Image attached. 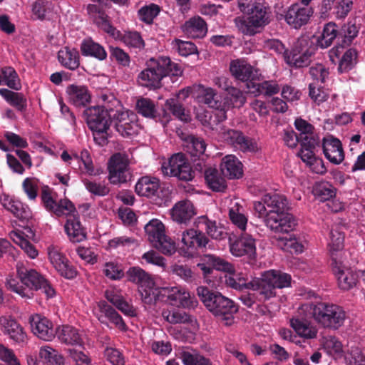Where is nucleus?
Returning <instances> with one entry per match:
<instances>
[{
	"label": "nucleus",
	"mask_w": 365,
	"mask_h": 365,
	"mask_svg": "<svg viewBox=\"0 0 365 365\" xmlns=\"http://www.w3.org/2000/svg\"><path fill=\"white\" fill-rule=\"evenodd\" d=\"M208 124L212 131V136L217 140L242 152H256L258 150L256 141L246 137L241 131L227 128L218 121L208 122Z\"/></svg>",
	"instance_id": "5"
},
{
	"label": "nucleus",
	"mask_w": 365,
	"mask_h": 365,
	"mask_svg": "<svg viewBox=\"0 0 365 365\" xmlns=\"http://www.w3.org/2000/svg\"><path fill=\"white\" fill-rule=\"evenodd\" d=\"M168 63L165 58H150L147 68L138 76V83L146 88L155 89L160 87L161 81L165 78L164 66Z\"/></svg>",
	"instance_id": "9"
},
{
	"label": "nucleus",
	"mask_w": 365,
	"mask_h": 365,
	"mask_svg": "<svg viewBox=\"0 0 365 365\" xmlns=\"http://www.w3.org/2000/svg\"><path fill=\"white\" fill-rule=\"evenodd\" d=\"M230 71L232 75L242 82H252L255 76L254 68L245 61L237 59L231 61Z\"/></svg>",
	"instance_id": "36"
},
{
	"label": "nucleus",
	"mask_w": 365,
	"mask_h": 365,
	"mask_svg": "<svg viewBox=\"0 0 365 365\" xmlns=\"http://www.w3.org/2000/svg\"><path fill=\"white\" fill-rule=\"evenodd\" d=\"M314 195L320 201H328L335 196V188L328 182L317 184L314 188Z\"/></svg>",
	"instance_id": "63"
},
{
	"label": "nucleus",
	"mask_w": 365,
	"mask_h": 365,
	"mask_svg": "<svg viewBox=\"0 0 365 365\" xmlns=\"http://www.w3.org/2000/svg\"><path fill=\"white\" fill-rule=\"evenodd\" d=\"M170 214L174 221L186 224L196 215V211L191 201L184 200L175 204Z\"/></svg>",
	"instance_id": "30"
},
{
	"label": "nucleus",
	"mask_w": 365,
	"mask_h": 365,
	"mask_svg": "<svg viewBox=\"0 0 365 365\" xmlns=\"http://www.w3.org/2000/svg\"><path fill=\"white\" fill-rule=\"evenodd\" d=\"M148 240L153 244L165 234V226L158 219H152L145 225Z\"/></svg>",
	"instance_id": "46"
},
{
	"label": "nucleus",
	"mask_w": 365,
	"mask_h": 365,
	"mask_svg": "<svg viewBox=\"0 0 365 365\" xmlns=\"http://www.w3.org/2000/svg\"><path fill=\"white\" fill-rule=\"evenodd\" d=\"M300 313L312 314L319 324L333 329L341 327L346 318V312L341 307L324 302L304 304L301 306Z\"/></svg>",
	"instance_id": "3"
},
{
	"label": "nucleus",
	"mask_w": 365,
	"mask_h": 365,
	"mask_svg": "<svg viewBox=\"0 0 365 365\" xmlns=\"http://www.w3.org/2000/svg\"><path fill=\"white\" fill-rule=\"evenodd\" d=\"M162 171L165 175L177 177L185 181L193 178L190 163L182 153L173 155L167 163L163 164Z\"/></svg>",
	"instance_id": "12"
},
{
	"label": "nucleus",
	"mask_w": 365,
	"mask_h": 365,
	"mask_svg": "<svg viewBox=\"0 0 365 365\" xmlns=\"http://www.w3.org/2000/svg\"><path fill=\"white\" fill-rule=\"evenodd\" d=\"M187 151L192 156H200L202 155L206 149L207 144L204 139L193 135L188 136L187 138Z\"/></svg>",
	"instance_id": "60"
},
{
	"label": "nucleus",
	"mask_w": 365,
	"mask_h": 365,
	"mask_svg": "<svg viewBox=\"0 0 365 365\" xmlns=\"http://www.w3.org/2000/svg\"><path fill=\"white\" fill-rule=\"evenodd\" d=\"M238 6L246 18L237 17L235 23L238 29L245 35L252 36L269 22V16L266 8L261 4H245L239 1Z\"/></svg>",
	"instance_id": "4"
},
{
	"label": "nucleus",
	"mask_w": 365,
	"mask_h": 365,
	"mask_svg": "<svg viewBox=\"0 0 365 365\" xmlns=\"http://www.w3.org/2000/svg\"><path fill=\"white\" fill-rule=\"evenodd\" d=\"M264 275L274 287L284 288L287 287L291 283V276L287 273H283L276 270H269L264 273Z\"/></svg>",
	"instance_id": "50"
},
{
	"label": "nucleus",
	"mask_w": 365,
	"mask_h": 365,
	"mask_svg": "<svg viewBox=\"0 0 365 365\" xmlns=\"http://www.w3.org/2000/svg\"><path fill=\"white\" fill-rule=\"evenodd\" d=\"M41 200L45 208L58 217L67 216L75 211V207L70 200L64 199L56 202L46 190L42 191Z\"/></svg>",
	"instance_id": "23"
},
{
	"label": "nucleus",
	"mask_w": 365,
	"mask_h": 365,
	"mask_svg": "<svg viewBox=\"0 0 365 365\" xmlns=\"http://www.w3.org/2000/svg\"><path fill=\"white\" fill-rule=\"evenodd\" d=\"M84 116L88 128L91 130H108L113 114L103 106H92L84 110Z\"/></svg>",
	"instance_id": "14"
},
{
	"label": "nucleus",
	"mask_w": 365,
	"mask_h": 365,
	"mask_svg": "<svg viewBox=\"0 0 365 365\" xmlns=\"http://www.w3.org/2000/svg\"><path fill=\"white\" fill-rule=\"evenodd\" d=\"M60 63L70 70H76L80 65L78 51L75 48L64 47L58 53Z\"/></svg>",
	"instance_id": "42"
},
{
	"label": "nucleus",
	"mask_w": 365,
	"mask_h": 365,
	"mask_svg": "<svg viewBox=\"0 0 365 365\" xmlns=\"http://www.w3.org/2000/svg\"><path fill=\"white\" fill-rule=\"evenodd\" d=\"M247 87L249 92L255 96H272L280 90L279 85L273 81H264L262 83L250 82L247 83Z\"/></svg>",
	"instance_id": "39"
},
{
	"label": "nucleus",
	"mask_w": 365,
	"mask_h": 365,
	"mask_svg": "<svg viewBox=\"0 0 365 365\" xmlns=\"http://www.w3.org/2000/svg\"><path fill=\"white\" fill-rule=\"evenodd\" d=\"M332 270L337 279L339 287L349 290L356 284V274L344 264V259L332 262Z\"/></svg>",
	"instance_id": "21"
},
{
	"label": "nucleus",
	"mask_w": 365,
	"mask_h": 365,
	"mask_svg": "<svg viewBox=\"0 0 365 365\" xmlns=\"http://www.w3.org/2000/svg\"><path fill=\"white\" fill-rule=\"evenodd\" d=\"M259 217L264 219L266 225L275 232H289L296 225L293 216L287 212V199L278 193L265 194L261 201L254 203Z\"/></svg>",
	"instance_id": "1"
},
{
	"label": "nucleus",
	"mask_w": 365,
	"mask_h": 365,
	"mask_svg": "<svg viewBox=\"0 0 365 365\" xmlns=\"http://www.w3.org/2000/svg\"><path fill=\"white\" fill-rule=\"evenodd\" d=\"M324 348L327 353L335 359L344 356V349L341 342L335 336H329L325 338Z\"/></svg>",
	"instance_id": "51"
},
{
	"label": "nucleus",
	"mask_w": 365,
	"mask_h": 365,
	"mask_svg": "<svg viewBox=\"0 0 365 365\" xmlns=\"http://www.w3.org/2000/svg\"><path fill=\"white\" fill-rule=\"evenodd\" d=\"M151 295L152 304L163 300L165 297L170 304L183 308L193 309L198 304L197 299L191 297L189 292L180 287H158Z\"/></svg>",
	"instance_id": "6"
},
{
	"label": "nucleus",
	"mask_w": 365,
	"mask_h": 365,
	"mask_svg": "<svg viewBox=\"0 0 365 365\" xmlns=\"http://www.w3.org/2000/svg\"><path fill=\"white\" fill-rule=\"evenodd\" d=\"M81 51L83 56L94 57L100 61H103L107 57V53L104 48L91 38H86L82 41Z\"/></svg>",
	"instance_id": "43"
},
{
	"label": "nucleus",
	"mask_w": 365,
	"mask_h": 365,
	"mask_svg": "<svg viewBox=\"0 0 365 365\" xmlns=\"http://www.w3.org/2000/svg\"><path fill=\"white\" fill-rule=\"evenodd\" d=\"M314 14L312 7L292 4L285 13L286 22L294 29H299L306 25Z\"/></svg>",
	"instance_id": "19"
},
{
	"label": "nucleus",
	"mask_w": 365,
	"mask_h": 365,
	"mask_svg": "<svg viewBox=\"0 0 365 365\" xmlns=\"http://www.w3.org/2000/svg\"><path fill=\"white\" fill-rule=\"evenodd\" d=\"M344 235L341 227L339 226L333 227L331 229L329 235V241L328 246L332 262L345 259L346 256L344 250Z\"/></svg>",
	"instance_id": "25"
},
{
	"label": "nucleus",
	"mask_w": 365,
	"mask_h": 365,
	"mask_svg": "<svg viewBox=\"0 0 365 365\" xmlns=\"http://www.w3.org/2000/svg\"><path fill=\"white\" fill-rule=\"evenodd\" d=\"M135 188L139 196L152 197L158 194L160 182L156 178L143 176L138 180Z\"/></svg>",
	"instance_id": "38"
},
{
	"label": "nucleus",
	"mask_w": 365,
	"mask_h": 365,
	"mask_svg": "<svg viewBox=\"0 0 365 365\" xmlns=\"http://www.w3.org/2000/svg\"><path fill=\"white\" fill-rule=\"evenodd\" d=\"M16 269L21 283L24 285V288L29 289L32 294L33 290H41L47 298H52L55 296L56 292L52 286L43 276L35 269H28L19 263L17 264Z\"/></svg>",
	"instance_id": "7"
},
{
	"label": "nucleus",
	"mask_w": 365,
	"mask_h": 365,
	"mask_svg": "<svg viewBox=\"0 0 365 365\" xmlns=\"http://www.w3.org/2000/svg\"><path fill=\"white\" fill-rule=\"evenodd\" d=\"M316 46L307 36H302L295 42L292 51L284 56L287 64L294 67H304L309 64Z\"/></svg>",
	"instance_id": "8"
},
{
	"label": "nucleus",
	"mask_w": 365,
	"mask_h": 365,
	"mask_svg": "<svg viewBox=\"0 0 365 365\" xmlns=\"http://www.w3.org/2000/svg\"><path fill=\"white\" fill-rule=\"evenodd\" d=\"M257 292L259 301L264 302L274 297L276 294L275 288L268 280L264 274L261 279H255L250 282V288Z\"/></svg>",
	"instance_id": "34"
},
{
	"label": "nucleus",
	"mask_w": 365,
	"mask_h": 365,
	"mask_svg": "<svg viewBox=\"0 0 365 365\" xmlns=\"http://www.w3.org/2000/svg\"><path fill=\"white\" fill-rule=\"evenodd\" d=\"M47 255L50 263L62 277L69 279L76 277L77 271L70 264L68 258L58 247L54 245L48 246Z\"/></svg>",
	"instance_id": "15"
},
{
	"label": "nucleus",
	"mask_w": 365,
	"mask_h": 365,
	"mask_svg": "<svg viewBox=\"0 0 365 365\" xmlns=\"http://www.w3.org/2000/svg\"><path fill=\"white\" fill-rule=\"evenodd\" d=\"M309 96L317 105L326 101L329 98L327 91L319 85V83L316 82L309 83Z\"/></svg>",
	"instance_id": "61"
},
{
	"label": "nucleus",
	"mask_w": 365,
	"mask_h": 365,
	"mask_svg": "<svg viewBox=\"0 0 365 365\" xmlns=\"http://www.w3.org/2000/svg\"><path fill=\"white\" fill-rule=\"evenodd\" d=\"M75 210L66 217H68L64 225L65 232L69 240L73 243L81 242L86 237L84 228L82 227L79 217L76 215Z\"/></svg>",
	"instance_id": "29"
},
{
	"label": "nucleus",
	"mask_w": 365,
	"mask_h": 365,
	"mask_svg": "<svg viewBox=\"0 0 365 365\" xmlns=\"http://www.w3.org/2000/svg\"><path fill=\"white\" fill-rule=\"evenodd\" d=\"M29 322L33 333L44 341H51L55 336L52 322L43 316L34 314L30 317Z\"/></svg>",
	"instance_id": "24"
},
{
	"label": "nucleus",
	"mask_w": 365,
	"mask_h": 365,
	"mask_svg": "<svg viewBox=\"0 0 365 365\" xmlns=\"http://www.w3.org/2000/svg\"><path fill=\"white\" fill-rule=\"evenodd\" d=\"M31 11L34 18L43 20L52 11V4L46 0H36L32 6Z\"/></svg>",
	"instance_id": "55"
},
{
	"label": "nucleus",
	"mask_w": 365,
	"mask_h": 365,
	"mask_svg": "<svg viewBox=\"0 0 365 365\" xmlns=\"http://www.w3.org/2000/svg\"><path fill=\"white\" fill-rule=\"evenodd\" d=\"M1 202L6 210L20 220H28L31 217L29 207L16 199L4 196L1 198Z\"/></svg>",
	"instance_id": "37"
},
{
	"label": "nucleus",
	"mask_w": 365,
	"mask_h": 365,
	"mask_svg": "<svg viewBox=\"0 0 365 365\" xmlns=\"http://www.w3.org/2000/svg\"><path fill=\"white\" fill-rule=\"evenodd\" d=\"M220 170L225 176L230 179H238L243 174L242 163L233 155H227L222 159Z\"/></svg>",
	"instance_id": "35"
},
{
	"label": "nucleus",
	"mask_w": 365,
	"mask_h": 365,
	"mask_svg": "<svg viewBox=\"0 0 365 365\" xmlns=\"http://www.w3.org/2000/svg\"><path fill=\"white\" fill-rule=\"evenodd\" d=\"M163 317L170 324H182L191 322L190 317L183 311L172 309H163Z\"/></svg>",
	"instance_id": "54"
},
{
	"label": "nucleus",
	"mask_w": 365,
	"mask_h": 365,
	"mask_svg": "<svg viewBox=\"0 0 365 365\" xmlns=\"http://www.w3.org/2000/svg\"><path fill=\"white\" fill-rule=\"evenodd\" d=\"M349 365H365V349L357 346H352L345 356Z\"/></svg>",
	"instance_id": "62"
},
{
	"label": "nucleus",
	"mask_w": 365,
	"mask_h": 365,
	"mask_svg": "<svg viewBox=\"0 0 365 365\" xmlns=\"http://www.w3.org/2000/svg\"><path fill=\"white\" fill-rule=\"evenodd\" d=\"M0 95L12 106L22 111L26 107V99L21 93H16L6 88H0Z\"/></svg>",
	"instance_id": "48"
},
{
	"label": "nucleus",
	"mask_w": 365,
	"mask_h": 365,
	"mask_svg": "<svg viewBox=\"0 0 365 365\" xmlns=\"http://www.w3.org/2000/svg\"><path fill=\"white\" fill-rule=\"evenodd\" d=\"M301 307L297 314L290 319V326L296 334L305 339H312L317 337V329L307 319L312 317V314L300 313Z\"/></svg>",
	"instance_id": "17"
},
{
	"label": "nucleus",
	"mask_w": 365,
	"mask_h": 365,
	"mask_svg": "<svg viewBox=\"0 0 365 365\" xmlns=\"http://www.w3.org/2000/svg\"><path fill=\"white\" fill-rule=\"evenodd\" d=\"M180 29L188 38H202L207 33V26L205 20L199 16H193L181 25Z\"/></svg>",
	"instance_id": "28"
},
{
	"label": "nucleus",
	"mask_w": 365,
	"mask_h": 365,
	"mask_svg": "<svg viewBox=\"0 0 365 365\" xmlns=\"http://www.w3.org/2000/svg\"><path fill=\"white\" fill-rule=\"evenodd\" d=\"M197 294L205 307L223 324L231 326L234 324V315L238 308L232 300L205 286L197 287Z\"/></svg>",
	"instance_id": "2"
},
{
	"label": "nucleus",
	"mask_w": 365,
	"mask_h": 365,
	"mask_svg": "<svg viewBox=\"0 0 365 365\" xmlns=\"http://www.w3.org/2000/svg\"><path fill=\"white\" fill-rule=\"evenodd\" d=\"M359 29L355 24L348 22L344 24L340 31V44L341 46H349L353 39L357 36Z\"/></svg>",
	"instance_id": "59"
},
{
	"label": "nucleus",
	"mask_w": 365,
	"mask_h": 365,
	"mask_svg": "<svg viewBox=\"0 0 365 365\" xmlns=\"http://www.w3.org/2000/svg\"><path fill=\"white\" fill-rule=\"evenodd\" d=\"M277 241V246L282 250L295 253H301L304 251V244L294 236L279 237Z\"/></svg>",
	"instance_id": "52"
},
{
	"label": "nucleus",
	"mask_w": 365,
	"mask_h": 365,
	"mask_svg": "<svg viewBox=\"0 0 365 365\" xmlns=\"http://www.w3.org/2000/svg\"><path fill=\"white\" fill-rule=\"evenodd\" d=\"M336 38L339 40L341 39L338 26L334 22H329L324 25L317 44L322 48H327L333 43Z\"/></svg>",
	"instance_id": "41"
},
{
	"label": "nucleus",
	"mask_w": 365,
	"mask_h": 365,
	"mask_svg": "<svg viewBox=\"0 0 365 365\" xmlns=\"http://www.w3.org/2000/svg\"><path fill=\"white\" fill-rule=\"evenodd\" d=\"M179 358L184 365H212L210 359L194 349L182 350L179 354Z\"/></svg>",
	"instance_id": "45"
},
{
	"label": "nucleus",
	"mask_w": 365,
	"mask_h": 365,
	"mask_svg": "<svg viewBox=\"0 0 365 365\" xmlns=\"http://www.w3.org/2000/svg\"><path fill=\"white\" fill-rule=\"evenodd\" d=\"M105 297L108 301L113 304L122 313L128 317L136 315V311L133 305L126 302L123 297L114 290H107Z\"/></svg>",
	"instance_id": "40"
},
{
	"label": "nucleus",
	"mask_w": 365,
	"mask_h": 365,
	"mask_svg": "<svg viewBox=\"0 0 365 365\" xmlns=\"http://www.w3.org/2000/svg\"><path fill=\"white\" fill-rule=\"evenodd\" d=\"M58 337L61 342L68 345H81L82 338L77 329L66 325L58 330Z\"/></svg>",
	"instance_id": "44"
},
{
	"label": "nucleus",
	"mask_w": 365,
	"mask_h": 365,
	"mask_svg": "<svg viewBox=\"0 0 365 365\" xmlns=\"http://www.w3.org/2000/svg\"><path fill=\"white\" fill-rule=\"evenodd\" d=\"M11 237L16 244L19 245L28 257L31 259H34L38 256V252L36 249L35 246L20 234L16 232H12L11 233Z\"/></svg>",
	"instance_id": "56"
},
{
	"label": "nucleus",
	"mask_w": 365,
	"mask_h": 365,
	"mask_svg": "<svg viewBox=\"0 0 365 365\" xmlns=\"http://www.w3.org/2000/svg\"><path fill=\"white\" fill-rule=\"evenodd\" d=\"M228 215L231 222L240 231L246 230L248 219L245 214V209L238 200H230Z\"/></svg>",
	"instance_id": "33"
},
{
	"label": "nucleus",
	"mask_w": 365,
	"mask_h": 365,
	"mask_svg": "<svg viewBox=\"0 0 365 365\" xmlns=\"http://www.w3.org/2000/svg\"><path fill=\"white\" fill-rule=\"evenodd\" d=\"M230 251L235 257L246 255L249 258H254L256 255L255 240L245 231L242 232L237 239L234 242H230Z\"/></svg>",
	"instance_id": "18"
},
{
	"label": "nucleus",
	"mask_w": 365,
	"mask_h": 365,
	"mask_svg": "<svg viewBox=\"0 0 365 365\" xmlns=\"http://www.w3.org/2000/svg\"><path fill=\"white\" fill-rule=\"evenodd\" d=\"M197 98L200 102L215 110L214 114L210 115V122H222L227 118L226 110L230 108V104L220 101L219 96L213 88L201 86Z\"/></svg>",
	"instance_id": "11"
},
{
	"label": "nucleus",
	"mask_w": 365,
	"mask_h": 365,
	"mask_svg": "<svg viewBox=\"0 0 365 365\" xmlns=\"http://www.w3.org/2000/svg\"><path fill=\"white\" fill-rule=\"evenodd\" d=\"M98 309L96 315L101 323L107 324V320H108L120 331L125 332L128 330V327L122 317L106 302H99Z\"/></svg>",
	"instance_id": "22"
},
{
	"label": "nucleus",
	"mask_w": 365,
	"mask_h": 365,
	"mask_svg": "<svg viewBox=\"0 0 365 365\" xmlns=\"http://www.w3.org/2000/svg\"><path fill=\"white\" fill-rule=\"evenodd\" d=\"M0 326L3 333L14 343L23 346L27 342V334L24 328L11 316H1Z\"/></svg>",
	"instance_id": "20"
},
{
	"label": "nucleus",
	"mask_w": 365,
	"mask_h": 365,
	"mask_svg": "<svg viewBox=\"0 0 365 365\" xmlns=\"http://www.w3.org/2000/svg\"><path fill=\"white\" fill-rule=\"evenodd\" d=\"M127 275L130 282L139 285L143 301L147 304H152L151 294L154 293L158 287H155L150 275L139 267H130Z\"/></svg>",
	"instance_id": "13"
},
{
	"label": "nucleus",
	"mask_w": 365,
	"mask_h": 365,
	"mask_svg": "<svg viewBox=\"0 0 365 365\" xmlns=\"http://www.w3.org/2000/svg\"><path fill=\"white\" fill-rule=\"evenodd\" d=\"M112 118L117 132L122 136L129 137L137 133L136 115L133 112L120 108L113 114Z\"/></svg>",
	"instance_id": "16"
},
{
	"label": "nucleus",
	"mask_w": 365,
	"mask_h": 365,
	"mask_svg": "<svg viewBox=\"0 0 365 365\" xmlns=\"http://www.w3.org/2000/svg\"><path fill=\"white\" fill-rule=\"evenodd\" d=\"M87 12L95 23L105 32L114 38L120 36V31L113 27L108 20V16L100 10L99 6L96 4H88Z\"/></svg>",
	"instance_id": "27"
},
{
	"label": "nucleus",
	"mask_w": 365,
	"mask_h": 365,
	"mask_svg": "<svg viewBox=\"0 0 365 365\" xmlns=\"http://www.w3.org/2000/svg\"><path fill=\"white\" fill-rule=\"evenodd\" d=\"M296 129L300 133L299 138L301 142L308 141L309 143H314V138L313 137V126L307 121L302 118H297L294 122Z\"/></svg>",
	"instance_id": "57"
},
{
	"label": "nucleus",
	"mask_w": 365,
	"mask_h": 365,
	"mask_svg": "<svg viewBox=\"0 0 365 365\" xmlns=\"http://www.w3.org/2000/svg\"><path fill=\"white\" fill-rule=\"evenodd\" d=\"M180 241L182 244V248L190 251L206 247L209 242L208 238L204 233L192 228L182 232Z\"/></svg>",
	"instance_id": "26"
},
{
	"label": "nucleus",
	"mask_w": 365,
	"mask_h": 365,
	"mask_svg": "<svg viewBox=\"0 0 365 365\" xmlns=\"http://www.w3.org/2000/svg\"><path fill=\"white\" fill-rule=\"evenodd\" d=\"M82 182L88 192L95 196L104 197L110 192V188L105 182H96L86 178L83 179Z\"/></svg>",
	"instance_id": "53"
},
{
	"label": "nucleus",
	"mask_w": 365,
	"mask_h": 365,
	"mask_svg": "<svg viewBox=\"0 0 365 365\" xmlns=\"http://www.w3.org/2000/svg\"><path fill=\"white\" fill-rule=\"evenodd\" d=\"M130 160L125 153H115L108 163V180L115 185L125 183L130 178Z\"/></svg>",
	"instance_id": "10"
},
{
	"label": "nucleus",
	"mask_w": 365,
	"mask_h": 365,
	"mask_svg": "<svg viewBox=\"0 0 365 365\" xmlns=\"http://www.w3.org/2000/svg\"><path fill=\"white\" fill-rule=\"evenodd\" d=\"M205 178L210 188L214 191H222L226 187V182L218 171L215 168L205 170Z\"/></svg>",
	"instance_id": "49"
},
{
	"label": "nucleus",
	"mask_w": 365,
	"mask_h": 365,
	"mask_svg": "<svg viewBox=\"0 0 365 365\" xmlns=\"http://www.w3.org/2000/svg\"><path fill=\"white\" fill-rule=\"evenodd\" d=\"M165 106L172 114L181 121L187 122L190 120L189 113L185 112L184 107L179 103L177 98L168 99Z\"/></svg>",
	"instance_id": "58"
},
{
	"label": "nucleus",
	"mask_w": 365,
	"mask_h": 365,
	"mask_svg": "<svg viewBox=\"0 0 365 365\" xmlns=\"http://www.w3.org/2000/svg\"><path fill=\"white\" fill-rule=\"evenodd\" d=\"M138 112L143 116L153 118L156 116L157 110L154 103L148 98H140L136 103Z\"/></svg>",
	"instance_id": "64"
},
{
	"label": "nucleus",
	"mask_w": 365,
	"mask_h": 365,
	"mask_svg": "<svg viewBox=\"0 0 365 365\" xmlns=\"http://www.w3.org/2000/svg\"><path fill=\"white\" fill-rule=\"evenodd\" d=\"M227 274L225 276V284L228 287L240 291L249 289L250 282H247V278L242 273L236 272L234 269Z\"/></svg>",
	"instance_id": "47"
},
{
	"label": "nucleus",
	"mask_w": 365,
	"mask_h": 365,
	"mask_svg": "<svg viewBox=\"0 0 365 365\" xmlns=\"http://www.w3.org/2000/svg\"><path fill=\"white\" fill-rule=\"evenodd\" d=\"M68 101L76 107L86 106L91 101V93L87 86L71 84L66 88Z\"/></svg>",
	"instance_id": "31"
},
{
	"label": "nucleus",
	"mask_w": 365,
	"mask_h": 365,
	"mask_svg": "<svg viewBox=\"0 0 365 365\" xmlns=\"http://www.w3.org/2000/svg\"><path fill=\"white\" fill-rule=\"evenodd\" d=\"M323 152L327 159L335 165L340 164L344 158L340 140L332 137L324 138Z\"/></svg>",
	"instance_id": "32"
}]
</instances>
